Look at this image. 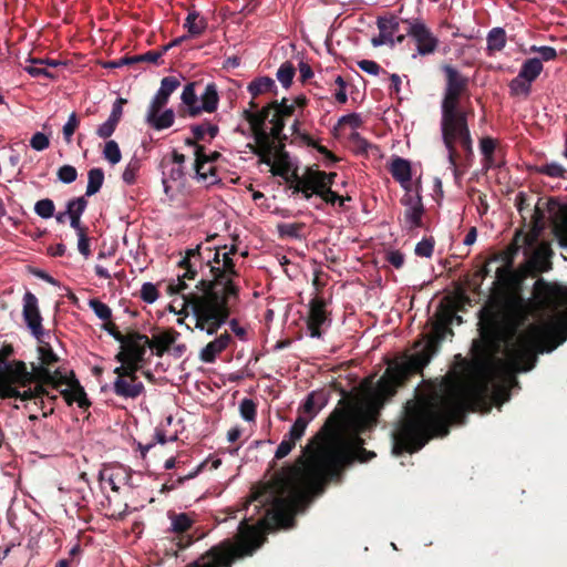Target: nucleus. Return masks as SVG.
Masks as SVG:
<instances>
[{
    "mask_svg": "<svg viewBox=\"0 0 567 567\" xmlns=\"http://www.w3.org/2000/svg\"><path fill=\"white\" fill-rule=\"evenodd\" d=\"M181 85L176 76H165L161 81V87L152 100L148 109H163L171 96V94Z\"/></svg>",
    "mask_w": 567,
    "mask_h": 567,
    "instance_id": "obj_27",
    "label": "nucleus"
},
{
    "mask_svg": "<svg viewBox=\"0 0 567 567\" xmlns=\"http://www.w3.org/2000/svg\"><path fill=\"white\" fill-rule=\"evenodd\" d=\"M227 246L215 248L212 259L204 260L200 246L187 249L178 262L184 270L176 282L168 285L171 295L179 293L183 309L179 313L195 318V328L214 336L228 322L231 308L239 301L240 287L236 282L239 271L233 256L223 250Z\"/></svg>",
    "mask_w": 567,
    "mask_h": 567,
    "instance_id": "obj_4",
    "label": "nucleus"
},
{
    "mask_svg": "<svg viewBox=\"0 0 567 567\" xmlns=\"http://www.w3.org/2000/svg\"><path fill=\"white\" fill-rule=\"evenodd\" d=\"M41 337L42 334H39V338H37L39 341V362H32V371H29L33 374L32 381L54 384L55 388L61 384L66 385V388L61 391V394L65 403L71 406V377L62 375L58 369L53 372L51 371V367L59 361V358L53 352L51 346L48 342H44Z\"/></svg>",
    "mask_w": 567,
    "mask_h": 567,
    "instance_id": "obj_9",
    "label": "nucleus"
},
{
    "mask_svg": "<svg viewBox=\"0 0 567 567\" xmlns=\"http://www.w3.org/2000/svg\"><path fill=\"white\" fill-rule=\"evenodd\" d=\"M179 332L174 329L166 330L150 339V349L154 350L157 357H163L166 351L176 342Z\"/></svg>",
    "mask_w": 567,
    "mask_h": 567,
    "instance_id": "obj_29",
    "label": "nucleus"
},
{
    "mask_svg": "<svg viewBox=\"0 0 567 567\" xmlns=\"http://www.w3.org/2000/svg\"><path fill=\"white\" fill-rule=\"evenodd\" d=\"M501 361L482 363L485 378L467 385L458 378L444 377L439 383L417 392L404 405V413L393 435V452L420 451L432 437L445 436L452 423H463L467 411L488 412L489 377L496 372Z\"/></svg>",
    "mask_w": 567,
    "mask_h": 567,
    "instance_id": "obj_2",
    "label": "nucleus"
},
{
    "mask_svg": "<svg viewBox=\"0 0 567 567\" xmlns=\"http://www.w3.org/2000/svg\"><path fill=\"white\" fill-rule=\"evenodd\" d=\"M269 145L261 147L262 144L260 142H255V144H248V147L251 152L259 157V162L266 165H271L274 162L279 163H289V154L285 150V144L276 143V141L271 140L268 136Z\"/></svg>",
    "mask_w": 567,
    "mask_h": 567,
    "instance_id": "obj_17",
    "label": "nucleus"
},
{
    "mask_svg": "<svg viewBox=\"0 0 567 567\" xmlns=\"http://www.w3.org/2000/svg\"><path fill=\"white\" fill-rule=\"evenodd\" d=\"M120 351L115 355V360L132 358L135 360H145L146 350L150 346V338L138 331H130L125 333L123 340L120 341Z\"/></svg>",
    "mask_w": 567,
    "mask_h": 567,
    "instance_id": "obj_15",
    "label": "nucleus"
},
{
    "mask_svg": "<svg viewBox=\"0 0 567 567\" xmlns=\"http://www.w3.org/2000/svg\"><path fill=\"white\" fill-rule=\"evenodd\" d=\"M248 92L251 94V100L247 110L256 111L259 107V103L256 101L257 97L265 93L277 95V85L271 78L260 76L248 84Z\"/></svg>",
    "mask_w": 567,
    "mask_h": 567,
    "instance_id": "obj_24",
    "label": "nucleus"
},
{
    "mask_svg": "<svg viewBox=\"0 0 567 567\" xmlns=\"http://www.w3.org/2000/svg\"><path fill=\"white\" fill-rule=\"evenodd\" d=\"M378 28L382 33L386 34V30H390L391 33L394 35L400 28V23L395 17L391 18H379L378 19Z\"/></svg>",
    "mask_w": 567,
    "mask_h": 567,
    "instance_id": "obj_60",
    "label": "nucleus"
},
{
    "mask_svg": "<svg viewBox=\"0 0 567 567\" xmlns=\"http://www.w3.org/2000/svg\"><path fill=\"white\" fill-rule=\"evenodd\" d=\"M207 20L203 17L199 16V13L195 10L193 11H189L186 19H185V22H184V28L187 29L188 31V38L189 37H193V38H196V37H199L200 34H203L205 32V30L207 29Z\"/></svg>",
    "mask_w": 567,
    "mask_h": 567,
    "instance_id": "obj_36",
    "label": "nucleus"
},
{
    "mask_svg": "<svg viewBox=\"0 0 567 567\" xmlns=\"http://www.w3.org/2000/svg\"><path fill=\"white\" fill-rule=\"evenodd\" d=\"M315 399H320V405L326 404V395L323 392L313 391V392L309 393L306 401L303 402L301 409H302V412L310 415L308 417L310 420L320 411V409L315 404Z\"/></svg>",
    "mask_w": 567,
    "mask_h": 567,
    "instance_id": "obj_43",
    "label": "nucleus"
},
{
    "mask_svg": "<svg viewBox=\"0 0 567 567\" xmlns=\"http://www.w3.org/2000/svg\"><path fill=\"white\" fill-rule=\"evenodd\" d=\"M319 197L327 204L334 205L338 203L340 207L344 205L343 196L338 195L332 188H324L323 193Z\"/></svg>",
    "mask_w": 567,
    "mask_h": 567,
    "instance_id": "obj_62",
    "label": "nucleus"
},
{
    "mask_svg": "<svg viewBox=\"0 0 567 567\" xmlns=\"http://www.w3.org/2000/svg\"><path fill=\"white\" fill-rule=\"evenodd\" d=\"M406 34L412 38L416 45V52L420 55H429L436 51L439 45V39L432 33V31L421 21H409Z\"/></svg>",
    "mask_w": 567,
    "mask_h": 567,
    "instance_id": "obj_14",
    "label": "nucleus"
},
{
    "mask_svg": "<svg viewBox=\"0 0 567 567\" xmlns=\"http://www.w3.org/2000/svg\"><path fill=\"white\" fill-rule=\"evenodd\" d=\"M392 177L406 190L411 192V164L408 159L395 157L390 165Z\"/></svg>",
    "mask_w": 567,
    "mask_h": 567,
    "instance_id": "obj_28",
    "label": "nucleus"
},
{
    "mask_svg": "<svg viewBox=\"0 0 567 567\" xmlns=\"http://www.w3.org/2000/svg\"><path fill=\"white\" fill-rule=\"evenodd\" d=\"M73 403H76L80 409L84 412L89 410L91 406V401L89 400L84 388L80 384V381L75 378L73 373Z\"/></svg>",
    "mask_w": 567,
    "mask_h": 567,
    "instance_id": "obj_45",
    "label": "nucleus"
},
{
    "mask_svg": "<svg viewBox=\"0 0 567 567\" xmlns=\"http://www.w3.org/2000/svg\"><path fill=\"white\" fill-rule=\"evenodd\" d=\"M101 481L107 482L114 492H118L121 486H133L132 470L121 464H113L104 467L100 472Z\"/></svg>",
    "mask_w": 567,
    "mask_h": 567,
    "instance_id": "obj_20",
    "label": "nucleus"
},
{
    "mask_svg": "<svg viewBox=\"0 0 567 567\" xmlns=\"http://www.w3.org/2000/svg\"><path fill=\"white\" fill-rule=\"evenodd\" d=\"M89 305L96 317H99L101 320L105 321L112 319V310L106 303L99 299H91Z\"/></svg>",
    "mask_w": 567,
    "mask_h": 567,
    "instance_id": "obj_55",
    "label": "nucleus"
},
{
    "mask_svg": "<svg viewBox=\"0 0 567 567\" xmlns=\"http://www.w3.org/2000/svg\"><path fill=\"white\" fill-rule=\"evenodd\" d=\"M293 183L290 184V188H292L293 194L301 193L305 199H310L315 193H312L311 188L300 178L297 172L292 173Z\"/></svg>",
    "mask_w": 567,
    "mask_h": 567,
    "instance_id": "obj_54",
    "label": "nucleus"
},
{
    "mask_svg": "<svg viewBox=\"0 0 567 567\" xmlns=\"http://www.w3.org/2000/svg\"><path fill=\"white\" fill-rule=\"evenodd\" d=\"M328 321L326 311V300L321 297H315L309 302V313L307 328L312 338L321 337V327Z\"/></svg>",
    "mask_w": 567,
    "mask_h": 567,
    "instance_id": "obj_19",
    "label": "nucleus"
},
{
    "mask_svg": "<svg viewBox=\"0 0 567 567\" xmlns=\"http://www.w3.org/2000/svg\"><path fill=\"white\" fill-rule=\"evenodd\" d=\"M443 143L449 152V163L457 176V159L460 154L456 143L461 145L466 156H473V140L471 136L467 118L449 123H441Z\"/></svg>",
    "mask_w": 567,
    "mask_h": 567,
    "instance_id": "obj_10",
    "label": "nucleus"
},
{
    "mask_svg": "<svg viewBox=\"0 0 567 567\" xmlns=\"http://www.w3.org/2000/svg\"><path fill=\"white\" fill-rule=\"evenodd\" d=\"M112 389L117 396L125 400H135L145 391V386L140 379H130L122 375H116Z\"/></svg>",
    "mask_w": 567,
    "mask_h": 567,
    "instance_id": "obj_22",
    "label": "nucleus"
},
{
    "mask_svg": "<svg viewBox=\"0 0 567 567\" xmlns=\"http://www.w3.org/2000/svg\"><path fill=\"white\" fill-rule=\"evenodd\" d=\"M103 156L112 165L120 163L122 154L118 144L113 140L107 141L103 150Z\"/></svg>",
    "mask_w": 567,
    "mask_h": 567,
    "instance_id": "obj_49",
    "label": "nucleus"
},
{
    "mask_svg": "<svg viewBox=\"0 0 567 567\" xmlns=\"http://www.w3.org/2000/svg\"><path fill=\"white\" fill-rule=\"evenodd\" d=\"M116 361L121 363V365H118L114 369V373L116 375H122L124 378H130V379H140L136 373L142 368L144 360H135L132 358H125V359L116 360Z\"/></svg>",
    "mask_w": 567,
    "mask_h": 567,
    "instance_id": "obj_37",
    "label": "nucleus"
},
{
    "mask_svg": "<svg viewBox=\"0 0 567 567\" xmlns=\"http://www.w3.org/2000/svg\"><path fill=\"white\" fill-rule=\"evenodd\" d=\"M442 70L445 74V89L441 103V123H449L468 118L474 115V110L467 101L462 104V97L468 95V78L450 64H444Z\"/></svg>",
    "mask_w": 567,
    "mask_h": 567,
    "instance_id": "obj_8",
    "label": "nucleus"
},
{
    "mask_svg": "<svg viewBox=\"0 0 567 567\" xmlns=\"http://www.w3.org/2000/svg\"><path fill=\"white\" fill-rule=\"evenodd\" d=\"M544 229L543 217L542 214L536 213V216L533 217V231L528 234H523V231H516L511 244L498 255L494 256L492 260L497 261L501 260L504 262L503 266H514L515 257L517 256L519 249L523 246H527L529 248L534 247Z\"/></svg>",
    "mask_w": 567,
    "mask_h": 567,
    "instance_id": "obj_13",
    "label": "nucleus"
},
{
    "mask_svg": "<svg viewBox=\"0 0 567 567\" xmlns=\"http://www.w3.org/2000/svg\"><path fill=\"white\" fill-rule=\"evenodd\" d=\"M296 443H297L296 441H293L292 439L285 435L284 440L281 441V443L278 445V447L276 450L275 458L281 460V458L286 457L292 451V449L296 446Z\"/></svg>",
    "mask_w": 567,
    "mask_h": 567,
    "instance_id": "obj_61",
    "label": "nucleus"
},
{
    "mask_svg": "<svg viewBox=\"0 0 567 567\" xmlns=\"http://www.w3.org/2000/svg\"><path fill=\"white\" fill-rule=\"evenodd\" d=\"M560 214L554 221V235L563 248H567V207H559Z\"/></svg>",
    "mask_w": 567,
    "mask_h": 567,
    "instance_id": "obj_38",
    "label": "nucleus"
},
{
    "mask_svg": "<svg viewBox=\"0 0 567 567\" xmlns=\"http://www.w3.org/2000/svg\"><path fill=\"white\" fill-rule=\"evenodd\" d=\"M305 224L302 223H288L278 225V231L281 237L301 238Z\"/></svg>",
    "mask_w": 567,
    "mask_h": 567,
    "instance_id": "obj_48",
    "label": "nucleus"
},
{
    "mask_svg": "<svg viewBox=\"0 0 567 567\" xmlns=\"http://www.w3.org/2000/svg\"><path fill=\"white\" fill-rule=\"evenodd\" d=\"M553 255V251L548 244L543 243L535 251L534 254V260L536 262L542 264L538 268L539 271H548L551 267V264L549 261L550 256Z\"/></svg>",
    "mask_w": 567,
    "mask_h": 567,
    "instance_id": "obj_44",
    "label": "nucleus"
},
{
    "mask_svg": "<svg viewBox=\"0 0 567 567\" xmlns=\"http://www.w3.org/2000/svg\"><path fill=\"white\" fill-rule=\"evenodd\" d=\"M509 92L513 96L527 97L532 90V83L517 75L509 82Z\"/></svg>",
    "mask_w": 567,
    "mask_h": 567,
    "instance_id": "obj_47",
    "label": "nucleus"
},
{
    "mask_svg": "<svg viewBox=\"0 0 567 567\" xmlns=\"http://www.w3.org/2000/svg\"><path fill=\"white\" fill-rule=\"evenodd\" d=\"M218 103L219 95L217 91V85L213 82L208 83L200 95V103L197 104V107L199 109V114L202 112H215L217 110Z\"/></svg>",
    "mask_w": 567,
    "mask_h": 567,
    "instance_id": "obj_32",
    "label": "nucleus"
},
{
    "mask_svg": "<svg viewBox=\"0 0 567 567\" xmlns=\"http://www.w3.org/2000/svg\"><path fill=\"white\" fill-rule=\"evenodd\" d=\"M324 177V171L308 168L300 178L311 188L315 195L319 196L323 193L324 188H327Z\"/></svg>",
    "mask_w": 567,
    "mask_h": 567,
    "instance_id": "obj_35",
    "label": "nucleus"
},
{
    "mask_svg": "<svg viewBox=\"0 0 567 567\" xmlns=\"http://www.w3.org/2000/svg\"><path fill=\"white\" fill-rule=\"evenodd\" d=\"M542 71H543V63H542L540 59L532 58V59H527L523 63L518 75L520 78L527 80L528 82L533 83L539 76Z\"/></svg>",
    "mask_w": 567,
    "mask_h": 567,
    "instance_id": "obj_40",
    "label": "nucleus"
},
{
    "mask_svg": "<svg viewBox=\"0 0 567 567\" xmlns=\"http://www.w3.org/2000/svg\"><path fill=\"white\" fill-rule=\"evenodd\" d=\"M35 213L42 218H50L54 214V204L51 199L45 198L37 202L34 206Z\"/></svg>",
    "mask_w": 567,
    "mask_h": 567,
    "instance_id": "obj_56",
    "label": "nucleus"
},
{
    "mask_svg": "<svg viewBox=\"0 0 567 567\" xmlns=\"http://www.w3.org/2000/svg\"><path fill=\"white\" fill-rule=\"evenodd\" d=\"M141 169V161L138 158H132L126 165L122 178L127 185H133L136 182L137 173Z\"/></svg>",
    "mask_w": 567,
    "mask_h": 567,
    "instance_id": "obj_51",
    "label": "nucleus"
},
{
    "mask_svg": "<svg viewBox=\"0 0 567 567\" xmlns=\"http://www.w3.org/2000/svg\"><path fill=\"white\" fill-rule=\"evenodd\" d=\"M295 114V104H289V99L280 101L274 99L260 110H244L243 117L249 123L255 142H260L261 147L269 145V137H278L286 126V121Z\"/></svg>",
    "mask_w": 567,
    "mask_h": 567,
    "instance_id": "obj_7",
    "label": "nucleus"
},
{
    "mask_svg": "<svg viewBox=\"0 0 567 567\" xmlns=\"http://www.w3.org/2000/svg\"><path fill=\"white\" fill-rule=\"evenodd\" d=\"M346 417L341 411L328 419L322 430L332 426L331 433H318L305 447L308 457L306 468L299 465L284 467L266 484L264 491L252 496L256 508L266 507L260 524L265 528H291L295 515L307 499L308 476L317 481L340 480L342 470L353 461L352 452L337 435Z\"/></svg>",
    "mask_w": 567,
    "mask_h": 567,
    "instance_id": "obj_3",
    "label": "nucleus"
},
{
    "mask_svg": "<svg viewBox=\"0 0 567 567\" xmlns=\"http://www.w3.org/2000/svg\"><path fill=\"white\" fill-rule=\"evenodd\" d=\"M530 199L532 198L528 195L520 192L517 194V196L515 198V205H516V208L524 221H526L527 218H529V224H528L530 227L529 231H533L534 215L536 216V213L542 214L543 224L545 225V214H544V210L539 207L538 203L533 205Z\"/></svg>",
    "mask_w": 567,
    "mask_h": 567,
    "instance_id": "obj_26",
    "label": "nucleus"
},
{
    "mask_svg": "<svg viewBox=\"0 0 567 567\" xmlns=\"http://www.w3.org/2000/svg\"><path fill=\"white\" fill-rule=\"evenodd\" d=\"M23 319L37 338H39V334H43L38 299L30 291H27L23 297Z\"/></svg>",
    "mask_w": 567,
    "mask_h": 567,
    "instance_id": "obj_21",
    "label": "nucleus"
},
{
    "mask_svg": "<svg viewBox=\"0 0 567 567\" xmlns=\"http://www.w3.org/2000/svg\"><path fill=\"white\" fill-rule=\"evenodd\" d=\"M295 74H296L295 65L291 62L286 61L278 69L276 76H277L278 81L282 84V86L285 89H288L292 84Z\"/></svg>",
    "mask_w": 567,
    "mask_h": 567,
    "instance_id": "obj_46",
    "label": "nucleus"
},
{
    "mask_svg": "<svg viewBox=\"0 0 567 567\" xmlns=\"http://www.w3.org/2000/svg\"><path fill=\"white\" fill-rule=\"evenodd\" d=\"M231 342V336L225 331L215 340L208 342L199 352L200 361L205 363H213L216 357L226 350Z\"/></svg>",
    "mask_w": 567,
    "mask_h": 567,
    "instance_id": "obj_25",
    "label": "nucleus"
},
{
    "mask_svg": "<svg viewBox=\"0 0 567 567\" xmlns=\"http://www.w3.org/2000/svg\"><path fill=\"white\" fill-rule=\"evenodd\" d=\"M104 182V172L102 168H92L87 173V187L86 195L92 196L96 194L102 187Z\"/></svg>",
    "mask_w": 567,
    "mask_h": 567,
    "instance_id": "obj_42",
    "label": "nucleus"
},
{
    "mask_svg": "<svg viewBox=\"0 0 567 567\" xmlns=\"http://www.w3.org/2000/svg\"><path fill=\"white\" fill-rule=\"evenodd\" d=\"M379 381L369 394L368 404L369 409L360 410L348 416V425L354 432L355 440L359 444H362L360 434L371 429L377 422V414L379 410L384 405L385 401L390 400L393 395H389L381 400L378 393Z\"/></svg>",
    "mask_w": 567,
    "mask_h": 567,
    "instance_id": "obj_12",
    "label": "nucleus"
},
{
    "mask_svg": "<svg viewBox=\"0 0 567 567\" xmlns=\"http://www.w3.org/2000/svg\"><path fill=\"white\" fill-rule=\"evenodd\" d=\"M434 239L425 238L416 244L414 252L419 257H431L434 250Z\"/></svg>",
    "mask_w": 567,
    "mask_h": 567,
    "instance_id": "obj_59",
    "label": "nucleus"
},
{
    "mask_svg": "<svg viewBox=\"0 0 567 567\" xmlns=\"http://www.w3.org/2000/svg\"><path fill=\"white\" fill-rule=\"evenodd\" d=\"M401 204L405 207L404 227L410 230L423 227L422 217L424 215V206L420 194V186H416L415 195H412L411 192H406L401 198Z\"/></svg>",
    "mask_w": 567,
    "mask_h": 567,
    "instance_id": "obj_16",
    "label": "nucleus"
},
{
    "mask_svg": "<svg viewBox=\"0 0 567 567\" xmlns=\"http://www.w3.org/2000/svg\"><path fill=\"white\" fill-rule=\"evenodd\" d=\"M487 53L493 55L495 52L502 51L506 44V33L502 28H493L486 38Z\"/></svg>",
    "mask_w": 567,
    "mask_h": 567,
    "instance_id": "obj_39",
    "label": "nucleus"
},
{
    "mask_svg": "<svg viewBox=\"0 0 567 567\" xmlns=\"http://www.w3.org/2000/svg\"><path fill=\"white\" fill-rule=\"evenodd\" d=\"M497 291L480 309L478 332L488 349L507 344L513 372H528L539 353L567 340V287L538 278L532 298L523 295V277L514 266H501L493 282Z\"/></svg>",
    "mask_w": 567,
    "mask_h": 567,
    "instance_id": "obj_1",
    "label": "nucleus"
},
{
    "mask_svg": "<svg viewBox=\"0 0 567 567\" xmlns=\"http://www.w3.org/2000/svg\"><path fill=\"white\" fill-rule=\"evenodd\" d=\"M168 518L171 519V530L179 534V548L184 549L188 547L193 543V538L190 536L184 535L187 530H189L194 524V519L186 513H174L168 512Z\"/></svg>",
    "mask_w": 567,
    "mask_h": 567,
    "instance_id": "obj_23",
    "label": "nucleus"
},
{
    "mask_svg": "<svg viewBox=\"0 0 567 567\" xmlns=\"http://www.w3.org/2000/svg\"><path fill=\"white\" fill-rule=\"evenodd\" d=\"M161 58H162V55H161L159 51L152 50V51H147L143 54L133 55L132 61H133V64L142 63V62L156 64V63H158V60Z\"/></svg>",
    "mask_w": 567,
    "mask_h": 567,
    "instance_id": "obj_63",
    "label": "nucleus"
},
{
    "mask_svg": "<svg viewBox=\"0 0 567 567\" xmlns=\"http://www.w3.org/2000/svg\"><path fill=\"white\" fill-rule=\"evenodd\" d=\"M32 373L27 370V375L23 380L16 381L13 379L4 377V374H0V398L2 399H20L21 401L28 402V404H33L37 408L44 410L45 400L51 401L54 396H50L49 392L44 389L42 384H37L33 389L29 388L23 392L17 390L13 385L25 386L27 384L33 382ZM29 408V405H27ZM45 415L47 412L43 411Z\"/></svg>",
    "mask_w": 567,
    "mask_h": 567,
    "instance_id": "obj_11",
    "label": "nucleus"
},
{
    "mask_svg": "<svg viewBox=\"0 0 567 567\" xmlns=\"http://www.w3.org/2000/svg\"><path fill=\"white\" fill-rule=\"evenodd\" d=\"M60 64H62V62L58 60H31V63L25 65L24 70L34 78L41 75L47 78H55L56 74L52 72L50 68H56ZM63 65H66V63L63 62Z\"/></svg>",
    "mask_w": 567,
    "mask_h": 567,
    "instance_id": "obj_31",
    "label": "nucleus"
},
{
    "mask_svg": "<svg viewBox=\"0 0 567 567\" xmlns=\"http://www.w3.org/2000/svg\"><path fill=\"white\" fill-rule=\"evenodd\" d=\"M271 168H270V172L272 173V175L275 176H280L282 177L286 182H291L293 183V177H292V174L289 175V169H290V164L289 163H279V162H274L272 161V164L269 165Z\"/></svg>",
    "mask_w": 567,
    "mask_h": 567,
    "instance_id": "obj_57",
    "label": "nucleus"
},
{
    "mask_svg": "<svg viewBox=\"0 0 567 567\" xmlns=\"http://www.w3.org/2000/svg\"><path fill=\"white\" fill-rule=\"evenodd\" d=\"M539 174H544L556 178H566L567 171L557 163L543 164L536 167Z\"/></svg>",
    "mask_w": 567,
    "mask_h": 567,
    "instance_id": "obj_52",
    "label": "nucleus"
},
{
    "mask_svg": "<svg viewBox=\"0 0 567 567\" xmlns=\"http://www.w3.org/2000/svg\"><path fill=\"white\" fill-rule=\"evenodd\" d=\"M220 153L215 151L213 153H210L209 155H207L205 153V147L203 145H196V151H195V163H194V169H195V177L196 178H206L204 176V174H206L204 172V167L208 164H213L215 163L219 157H220Z\"/></svg>",
    "mask_w": 567,
    "mask_h": 567,
    "instance_id": "obj_33",
    "label": "nucleus"
},
{
    "mask_svg": "<svg viewBox=\"0 0 567 567\" xmlns=\"http://www.w3.org/2000/svg\"><path fill=\"white\" fill-rule=\"evenodd\" d=\"M240 415L245 421H255L257 415V405L251 399H243L239 404Z\"/></svg>",
    "mask_w": 567,
    "mask_h": 567,
    "instance_id": "obj_53",
    "label": "nucleus"
},
{
    "mask_svg": "<svg viewBox=\"0 0 567 567\" xmlns=\"http://www.w3.org/2000/svg\"><path fill=\"white\" fill-rule=\"evenodd\" d=\"M140 296L143 301L147 303H153L156 301L159 293L155 285H153L152 282H145L141 288Z\"/></svg>",
    "mask_w": 567,
    "mask_h": 567,
    "instance_id": "obj_58",
    "label": "nucleus"
},
{
    "mask_svg": "<svg viewBox=\"0 0 567 567\" xmlns=\"http://www.w3.org/2000/svg\"><path fill=\"white\" fill-rule=\"evenodd\" d=\"M12 344H3L0 348V374L13 379L16 381L23 380L27 375V365L23 361H9L13 355Z\"/></svg>",
    "mask_w": 567,
    "mask_h": 567,
    "instance_id": "obj_18",
    "label": "nucleus"
},
{
    "mask_svg": "<svg viewBox=\"0 0 567 567\" xmlns=\"http://www.w3.org/2000/svg\"><path fill=\"white\" fill-rule=\"evenodd\" d=\"M197 85V82L187 83L181 96L183 104L186 106V113L190 117H196L199 115V109L197 107L198 96L196 93Z\"/></svg>",
    "mask_w": 567,
    "mask_h": 567,
    "instance_id": "obj_34",
    "label": "nucleus"
},
{
    "mask_svg": "<svg viewBox=\"0 0 567 567\" xmlns=\"http://www.w3.org/2000/svg\"><path fill=\"white\" fill-rule=\"evenodd\" d=\"M309 422H310V419L299 415L296 419L295 423L292 424L287 436L292 439L293 441L298 442L303 436Z\"/></svg>",
    "mask_w": 567,
    "mask_h": 567,
    "instance_id": "obj_50",
    "label": "nucleus"
},
{
    "mask_svg": "<svg viewBox=\"0 0 567 567\" xmlns=\"http://www.w3.org/2000/svg\"><path fill=\"white\" fill-rule=\"evenodd\" d=\"M73 228L78 234V250L87 259L91 256V239L87 237L85 229L81 226L79 216L73 212Z\"/></svg>",
    "mask_w": 567,
    "mask_h": 567,
    "instance_id": "obj_41",
    "label": "nucleus"
},
{
    "mask_svg": "<svg viewBox=\"0 0 567 567\" xmlns=\"http://www.w3.org/2000/svg\"><path fill=\"white\" fill-rule=\"evenodd\" d=\"M453 319L454 311H441L436 322L433 324V332L427 337L425 344L419 341L414 346L415 348L422 347V349L408 359L395 362L386 368L378 385V393L381 400L389 395H394L398 388L402 386L412 375L422 373L423 369L440 351L441 342L447 334H454L450 327L453 323Z\"/></svg>",
    "mask_w": 567,
    "mask_h": 567,
    "instance_id": "obj_5",
    "label": "nucleus"
},
{
    "mask_svg": "<svg viewBox=\"0 0 567 567\" xmlns=\"http://www.w3.org/2000/svg\"><path fill=\"white\" fill-rule=\"evenodd\" d=\"M161 111L162 109H148L146 114L147 124L157 131L171 127L175 120L173 110L168 109L159 114Z\"/></svg>",
    "mask_w": 567,
    "mask_h": 567,
    "instance_id": "obj_30",
    "label": "nucleus"
},
{
    "mask_svg": "<svg viewBox=\"0 0 567 567\" xmlns=\"http://www.w3.org/2000/svg\"><path fill=\"white\" fill-rule=\"evenodd\" d=\"M30 145L35 151H43L49 146V138L45 134L37 132L30 140Z\"/></svg>",
    "mask_w": 567,
    "mask_h": 567,
    "instance_id": "obj_64",
    "label": "nucleus"
},
{
    "mask_svg": "<svg viewBox=\"0 0 567 567\" xmlns=\"http://www.w3.org/2000/svg\"><path fill=\"white\" fill-rule=\"evenodd\" d=\"M241 540L235 543L225 539L202 554L196 560L185 567H233L236 560L252 554L266 542V536L259 526L249 525L244 519L239 525Z\"/></svg>",
    "mask_w": 567,
    "mask_h": 567,
    "instance_id": "obj_6",
    "label": "nucleus"
}]
</instances>
